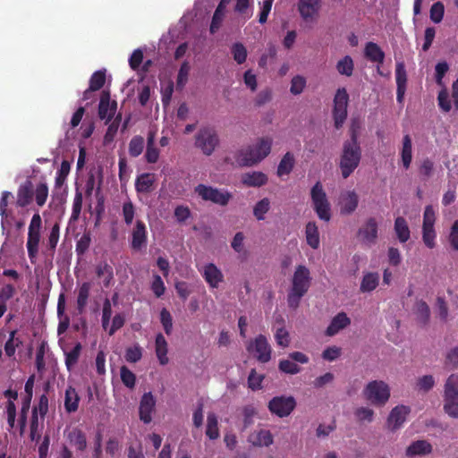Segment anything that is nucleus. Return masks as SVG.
Listing matches in <instances>:
<instances>
[{
	"instance_id": "nucleus-5",
	"label": "nucleus",
	"mask_w": 458,
	"mask_h": 458,
	"mask_svg": "<svg viewBox=\"0 0 458 458\" xmlns=\"http://www.w3.org/2000/svg\"><path fill=\"white\" fill-rule=\"evenodd\" d=\"M443 410L453 419H458V375L452 374L444 386Z\"/></svg>"
},
{
	"instance_id": "nucleus-61",
	"label": "nucleus",
	"mask_w": 458,
	"mask_h": 458,
	"mask_svg": "<svg viewBox=\"0 0 458 458\" xmlns=\"http://www.w3.org/2000/svg\"><path fill=\"white\" fill-rule=\"evenodd\" d=\"M275 339L276 344L284 348L287 347L290 344L289 333L284 327L277 328L275 334Z\"/></svg>"
},
{
	"instance_id": "nucleus-9",
	"label": "nucleus",
	"mask_w": 458,
	"mask_h": 458,
	"mask_svg": "<svg viewBox=\"0 0 458 458\" xmlns=\"http://www.w3.org/2000/svg\"><path fill=\"white\" fill-rule=\"evenodd\" d=\"M349 95L344 88L338 89L334 98L333 117L335 127L339 129L347 118Z\"/></svg>"
},
{
	"instance_id": "nucleus-55",
	"label": "nucleus",
	"mask_w": 458,
	"mask_h": 458,
	"mask_svg": "<svg viewBox=\"0 0 458 458\" xmlns=\"http://www.w3.org/2000/svg\"><path fill=\"white\" fill-rule=\"evenodd\" d=\"M264 379L263 375L257 374L256 370L252 369L248 377V386L255 391L262 388V382Z\"/></svg>"
},
{
	"instance_id": "nucleus-11",
	"label": "nucleus",
	"mask_w": 458,
	"mask_h": 458,
	"mask_svg": "<svg viewBox=\"0 0 458 458\" xmlns=\"http://www.w3.org/2000/svg\"><path fill=\"white\" fill-rule=\"evenodd\" d=\"M246 349L261 363H267L271 359V346L263 335H259L253 341H250L246 345Z\"/></svg>"
},
{
	"instance_id": "nucleus-15",
	"label": "nucleus",
	"mask_w": 458,
	"mask_h": 458,
	"mask_svg": "<svg viewBox=\"0 0 458 458\" xmlns=\"http://www.w3.org/2000/svg\"><path fill=\"white\" fill-rule=\"evenodd\" d=\"M116 106L117 104L115 101H113V103L110 104L109 91H102L98 105V117L101 120L106 119V123L110 122L116 111Z\"/></svg>"
},
{
	"instance_id": "nucleus-29",
	"label": "nucleus",
	"mask_w": 458,
	"mask_h": 458,
	"mask_svg": "<svg viewBox=\"0 0 458 458\" xmlns=\"http://www.w3.org/2000/svg\"><path fill=\"white\" fill-rule=\"evenodd\" d=\"M318 10V0H300L299 12L305 20L313 18Z\"/></svg>"
},
{
	"instance_id": "nucleus-10",
	"label": "nucleus",
	"mask_w": 458,
	"mask_h": 458,
	"mask_svg": "<svg viewBox=\"0 0 458 458\" xmlns=\"http://www.w3.org/2000/svg\"><path fill=\"white\" fill-rule=\"evenodd\" d=\"M296 407V400L293 396H275L267 404V408L272 414L279 418L289 416Z\"/></svg>"
},
{
	"instance_id": "nucleus-60",
	"label": "nucleus",
	"mask_w": 458,
	"mask_h": 458,
	"mask_svg": "<svg viewBox=\"0 0 458 458\" xmlns=\"http://www.w3.org/2000/svg\"><path fill=\"white\" fill-rule=\"evenodd\" d=\"M354 415L359 421L371 422L374 419V411L368 407H360L355 410Z\"/></svg>"
},
{
	"instance_id": "nucleus-14",
	"label": "nucleus",
	"mask_w": 458,
	"mask_h": 458,
	"mask_svg": "<svg viewBox=\"0 0 458 458\" xmlns=\"http://www.w3.org/2000/svg\"><path fill=\"white\" fill-rule=\"evenodd\" d=\"M195 192L203 200H229L232 198L227 191L218 190L204 184H199L195 188Z\"/></svg>"
},
{
	"instance_id": "nucleus-28",
	"label": "nucleus",
	"mask_w": 458,
	"mask_h": 458,
	"mask_svg": "<svg viewBox=\"0 0 458 458\" xmlns=\"http://www.w3.org/2000/svg\"><path fill=\"white\" fill-rule=\"evenodd\" d=\"M365 56L371 62L383 64L385 60V53L374 42H368L364 49Z\"/></svg>"
},
{
	"instance_id": "nucleus-43",
	"label": "nucleus",
	"mask_w": 458,
	"mask_h": 458,
	"mask_svg": "<svg viewBox=\"0 0 458 458\" xmlns=\"http://www.w3.org/2000/svg\"><path fill=\"white\" fill-rule=\"evenodd\" d=\"M16 331L10 333L9 338L4 344V351L8 357H12L15 353L16 347L22 344V341L19 337H15Z\"/></svg>"
},
{
	"instance_id": "nucleus-53",
	"label": "nucleus",
	"mask_w": 458,
	"mask_h": 458,
	"mask_svg": "<svg viewBox=\"0 0 458 458\" xmlns=\"http://www.w3.org/2000/svg\"><path fill=\"white\" fill-rule=\"evenodd\" d=\"M445 6L441 2H436L432 4L429 12L430 19L435 23H439L444 17Z\"/></svg>"
},
{
	"instance_id": "nucleus-27",
	"label": "nucleus",
	"mask_w": 458,
	"mask_h": 458,
	"mask_svg": "<svg viewBox=\"0 0 458 458\" xmlns=\"http://www.w3.org/2000/svg\"><path fill=\"white\" fill-rule=\"evenodd\" d=\"M230 0H220L214 14L212 17L211 24H210V32L212 34L216 33L221 26V23L225 17V12L226 5L229 4Z\"/></svg>"
},
{
	"instance_id": "nucleus-13",
	"label": "nucleus",
	"mask_w": 458,
	"mask_h": 458,
	"mask_svg": "<svg viewBox=\"0 0 458 458\" xmlns=\"http://www.w3.org/2000/svg\"><path fill=\"white\" fill-rule=\"evenodd\" d=\"M377 231L378 226L376 219L374 217H370L359 229L357 237L362 244L371 246L377 242Z\"/></svg>"
},
{
	"instance_id": "nucleus-59",
	"label": "nucleus",
	"mask_w": 458,
	"mask_h": 458,
	"mask_svg": "<svg viewBox=\"0 0 458 458\" xmlns=\"http://www.w3.org/2000/svg\"><path fill=\"white\" fill-rule=\"evenodd\" d=\"M306 86V80L301 75H296L292 79L290 91L293 95L301 94Z\"/></svg>"
},
{
	"instance_id": "nucleus-3",
	"label": "nucleus",
	"mask_w": 458,
	"mask_h": 458,
	"mask_svg": "<svg viewBox=\"0 0 458 458\" xmlns=\"http://www.w3.org/2000/svg\"><path fill=\"white\" fill-rule=\"evenodd\" d=\"M272 139L260 138L255 144L241 149L236 157L238 164L242 166H252L267 157L272 148Z\"/></svg>"
},
{
	"instance_id": "nucleus-63",
	"label": "nucleus",
	"mask_w": 458,
	"mask_h": 458,
	"mask_svg": "<svg viewBox=\"0 0 458 458\" xmlns=\"http://www.w3.org/2000/svg\"><path fill=\"white\" fill-rule=\"evenodd\" d=\"M435 386V379L431 375H425L418 379L417 386L423 392H428Z\"/></svg>"
},
{
	"instance_id": "nucleus-35",
	"label": "nucleus",
	"mask_w": 458,
	"mask_h": 458,
	"mask_svg": "<svg viewBox=\"0 0 458 458\" xmlns=\"http://www.w3.org/2000/svg\"><path fill=\"white\" fill-rule=\"evenodd\" d=\"M401 158L403 167L408 169L412 160V143L409 134L404 135L403 138Z\"/></svg>"
},
{
	"instance_id": "nucleus-51",
	"label": "nucleus",
	"mask_w": 458,
	"mask_h": 458,
	"mask_svg": "<svg viewBox=\"0 0 458 458\" xmlns=\"http://www.w3.org/2000/svg\"><path fill=\"white\" fill-rule=\"evenodd\" d=\"M279 370L290 375H295L301 372V368L294 361L290 360H282L278 364Z\"/></svg>"
},
{
	"instance_id": "nucleus-47",
	"label": "nucleus",
	"mask_w": 458,
	"mask_h": 458,
	"mask_svg": "<svg viewBox=\"0 0 458 458\" xmlns=\"http://www.w3.org/2000/svg\"><path fill=\"white\" fill-rule=\"evenodd\" d=\"M120 377L123 384L132 389L136 384V376L135 374L130 370L126 366H122L120 369Z\"/></svg>"
},
{
	"instance_id": "nucleus-12",
	"label": "nucleus",
	"mask_w": 458,
	"mask_h": 458,
	"mask_svg": "<svg viewBox=\"0 0 458 458\" xmlns=\"http://www.w3.org/2000/svg\"><path fill=\"white\" fill-rule=\"evenodd\" d=\"M410 412L411 408L403 404L393 408L386 420L387 428L392 432H395L401 428Z\"/></svg>"
},
{
	"instance_id": "nucleus-46",
	"label": "nucleus",
	"mask_w": 458,
	"mask_h": 458,
	"mask_svg": "<svg viewBox=\"0 0 458 458\" xmlns=\"http://www.w3.org/2000/svg\"><path fill=\"white\" fill-rule=\"evenodd\" d=\"M70 164L68 161L64 160L61 163L60 168L58 169L55 176V188H62L64 182L70 173Z\"/></svg>"
},
{
	"instance_id": "nucleus-56",
	"label": "nucleus",
	"mask_w": 458,
	"mask_h": 458,
	"mask_svg": "<svg viewBox=\"0 0 458 458\" xmlns=\"http://www.w3.org/2000/svg\"><path fill=\"white\" fill-rule=\"evenodd\" d=\"M160 322L164 327L165 333L169 335L173 330V318L165 308L162 309L160 311Z\"/></svg>"
},
{
	"instance_id": "nucleus-34",
	"label": "nucleus",
	"mask_w": 458,
	"mask_h": 458,
	"mask_svg": "<svg viewBox=\"0 0 458 458\" xmlns=\"http://www.w3.org/2000/svg\"><path fill=\"white\" fill-rule=\"evenodd\" d=\"M80 397L77 391L72 386H68L65 390L64 408L69 413L78 410Z\"/></svg>"
},
{
	"instance_id": "nucleus-2",
	"label": "nucleus",
	"mask_w": 458,
	"mask_h": 458,
	"mask_svg": "<svg viewBox=\"0 0 458 458\" xmlns=\"http://www.w3.org/2000/svg\"><path fill=\"white\" fill-rule=\"evenodd\" d=\"M311 283L310 272L308 267L299 265L292 278V286L287 294L289 308L299 307L301 298L308 293Z\"/></svg>"
},
{
	"instance_id": "nucleus-23",
	"label": "nucleus",
	"mask_w": 458,
	"mask_h": 458,
	"mask_svg": "<svg viewBox=\"0 0 458 458\" xmlns=\"http://www.w3.org/2000/svg\"><path fill=\"white\" fill-rule=\"evenodd\" d=\"M273 435L267 429H260L250 436V442L256 446H269L273 444Z\"/></svg>"
},
{
	"instance_id": "nucleus-40",
	"label": "nucleus",
	"mask_w": 458,
	"mask_h": 458,
	"mask_svg": "<svg viewBox=\"0 0 458 458\" xmlns=\"http://www.w3.org/2000/svg\"><path fill=\"white\" fill-rule=\"evenodd\" d=\"M81 348V344L77 343L70 352H65V365L68 370H71L77 364Z\"/></svg>"
},
{
	"instance_id": "nucleus-62",
	"label": "nucleus",
	"mask_w": 458,
	"mask_h": 458,
	"mask_svg": "<svg viewBox=\"0 0 458 458\" xmlns=\"http://www.w3.org/2000/svg\"><path fill=\"white\" fill-rule=\"evenodd\" d=\"M7 414V423L11 428H13L16 421V406L13 400H8L5 405Z\"/></svg>"
},
{
	"instance_id": "nucleus-1",
	"label": "nucleus",
	"mask_w": 458,
	"mask_h": 458,
	"mask_svg": "<svg viewBox=\"0 0 458 458\" xmlns=\"http://www.w3.org/2000/svg\"><path fill=\"white\" fill-rule=\"evenodd\" d=\"M360 158L361 148L358 141V133L352 127L351 138L344 142L339 163L341 174L344 179L348 178L359 166Z\"/></svg>"
},
{
	"instance_id": "nucleus-30",
	"label": "nucleus",
	"mask_w": 458,
	"mask_h": 458,
	"mask_svg": "<svg viewBox=\"0 0 458 458\" xmlns=\"http://www.w3.org/2000/svg\"><path fill=\"white\" fill-rule=\"evenodd\" d=\"M394 229L396 237L400 242L404 243L410 239V228L406 220L403 217L398 216L395 219Z\"/></svg>"
},
{
	"instance_id": "nucleus-22",
	"label": "nucleus",
	"mask_w": 458,
	"mask_h": 458,
	"mask_svg": "<svg viewBox=\"0 0 458 458\" xmlns=\"http://www.w3.org/2000/svg\"><path fill=\"white\" fill-rule=\"evenodd\" d=\"M433 448L429 442L426 440H417L412 442L406 449V455L413 457L416 455H426L431 454Z\"/></svg>"
},
{
	"instance_id": "nucleus-41",
	"label": "nucleus",
	"mask_w": 458,
	"mask_h": 458,
	"mask_svg": "<svg viewBox=\"0 0 458 458\" xmlns=\"http://www.w3.org/2000/svg\"><path fill=\"white\" fill-rule=\"evenodd\" d=\"M231 53L233 60L238 64H242L247 59V49L242 43L236 42L231 47Z\"/></svg>"
},
{
	"instance_id": "nucleus-52",
	"label": "nucleus",
	"mask_w": 458,
	"mask_h": 458,
	"mask_svg": "<svg viewBox=\"0 0 458 458\" xmlns=\"http://www.w3.org/2000/svg\"><path fill=\"white\" fill-rule=\"evenodd\" d=\"M32 412L39 414L40 418L44 420L48 412V398L46 394L40 395L38 403L32 408Z\"/></svg>"
},
{
	"instance_id": "nucleus-37",
	"label": "nucleus",
	"mask_w": 458,
	"mask_h": 458,
	"mask_svg": "<svg viewBox=\"0 0 458 458\" xmlns=\"http://www.w3.org/2000/svg\"><path fill=\"white\" fill-rule=\"evenodd\" d=\"M68 439L78 451H84L87 447V438L85 433L79 429L74 428L68 434Z\"/></svg>"
},
{
	"instance_id": "nucleus-38",
	"label": "nucleus",
	"mask_w": 458,
	"mask_h": 458,
	"mask_svg": "<svg viewBox=\"0 0 458 458\" xmlns=\"http://www.w3.org/2000/svg\"><path fill=\"white\" fill-rule=\"evenodd\" d=\"M206 435L212 440L219 437L217 417L213 412L208 414Z\"/></svg>"
},
{
	"instance_id": "nucleus-44",
	"label": "nucleus",
	"mask_w": 458,
	"mask_h": 458,
	"mask_svg": "<svg viewBox=\"0 0 458 458\" xmlns=\"http://www.w3.org/2000/svg\"><path fill=\"white\" fill-rule=\"evenodd\" d=\"M144 148V139L141 136H134L129 143V154L132 157H139Z\"/></svg>"
},
{
	"instance_id": "nucleus-32",
	"label": "nucleus",
	"mask_w": 458,
	"mask_h": 458,
	"mask_svg": "<svg viewBox=\"0 0 458 458\" xmlns=\"http://www.w3.org/2000/svg\"><path fill=\"white\" fill-rule=\"evenodd\" d=\"M305 236L310 247L317 250L319 247V233L315 222H309L305 228Z\"/></svg>"
},
{
	"instance_id": "nucleus-49",
	"label": "nucleus",
	"mask_w": 458,
	"mask_h": 458,
	"mask_svg": "<svg viewBox=\"0 0 458 458\" xmlns=\"http://www.w3.org/2000/svg\"><path fill=\"white\" fill-rule=\"evenodd\" d=\"M314 209L318 216L326 222H328L331 218L330 212V202H314Z\"/></svg>"
},
{
	"instance_id": "nucleus-57",
	"label": "nucleus",
	"mask_w": 458,
	"mask_h": 458,
	"mask_svg": "<svg viewBox=\"0 0 458 458\" xmlns=\"http://www.w3.org/2000/svg\"><path fill=\"white\" fill-rule=\"evenodd\" d=\"M435 239L436 232L434 227H422V240L428 248L433 249L436 246Z\"/></svg>"
},
{
	"instance_id": "nucleus-19",
	"label": "nucleus",
	"mask_w": 458,
	"mask_h": 458,
	"mask_svg": "<svg viewBox=\"0 0 458 458\" xmlns=\"http://www.w3.org/2000/svg\"><path fill=\"white\" fill-rule=\"evenodd\" d=\"M202 276L211 288H217L224 281L222 271L213 263L204 266Z\"/></svg>"
},
{
	"instance_id": "nucleus-20",
	"label": "nucleus",
	"mask_w": 458,
	"mask_h": 458,
	"mask_svg": "<svg viewBox=\"0 0 458 458\" xmlns=\"http://www.w3.org/2000/svg\"><path fill=\"white\" fill-rule=\"evenodd\" d=\"M395 81H396V99L402 103L404 98L407 84V73L405 65L403 62H399L395 65Z\"/></svg>"
},
{
	"instance_id": "nucleus-45",
	"label": "nucleus",
	"mask_w": 458,
	"mask_h": 458,
	"mask_svg": "<svg viewBox=\"0 0 458 458\" xmlns=\"http://www.w3.org/2000/svg\"><path fill=\"white\" fill-rule=\"evenodd\" d=\"M125 360L130 363H136L142 358V348L139 344L127 347L124 354Z\"/></svg>"
},
{
	"instance_id": "nucleus-31",
	"label": "nucleus",
	"mask_w": 458,
	"mask_h": 458,
	"mask_svg": "<svg viewBox=\"0 0 458 458\" xmlns=\"http://www.w3.org/2000/svg\"><path fill=\"white\" fill-rule=\"evenodd\" d=\"M295 158L292 152H286L279 162L276 174L279 177L288 175L293 169Z\"/></svg>"
},
{
	"instance_id": "nucleus-33",
	"label": "nucleus",
	"mask_w": 458,
	"mask_h": 458,
	"mask_svg": "<svg viewBox=\"0 0 458 458\" xmlns=\"http://www.w3.org/2000/svg\"><path fill=\"white\" fill-rule=\"evenodd\" d=\"M414 313L419 324L426 326L428 323L430 318V310L426 301L422 300L417 301L414 306Z\"/></svg>"
},
{
	"instance_id": "nucleus-25",
	"label": "nucleus",
	"mask_w": 458,
	"mask_h": 458,
	"mask_svg": "<svg viewBox=\"0 0 458 458\" xmlns=\"http://www.w3.org/2000/svg\"><path fill=\"white\" fill-rule=\"evenodd\" d=\"M155 351L159 363L161 365H166L169 361L167 357V342L161 333H158L156 336Z\"/></svg>"
},
{
	"instance_id": "nucleus-8",
	"label": "nucleus",
	"mask_w": 458,
	"mask_h": 458,
	"mask_svg": "<svg viewBox=\"0 0 458 458\" xmlns=\"http://www.w3.org/2000/svg\"><path fill=\"white\" fill-rule=\"evenodd\" d=\"M219 143L218 135L211 127L201 128L196 134L195 146L206 156H210Z\"/></svg>"
},
{
	"instance_id": "nucleus-36",
	"label": "nucleus",
	"mask_w": 458,
	"mask_h": 458,
	"mask_svg": "<svg viewBox=\"0 0 458 458\" xmlns=\"http://www.w3.org/2000/svg\"><path fill=\"white\" fill-rule=\"evenodd\" d=\"M40 233H28L27 250L31 263L35 262L38 252Z\"/></svg>"
},
{
	"instance_id": "nucleus-26",
	"label": "nucleus",
	"mask_w": 458,
	"mask_h": 458,
	"mask_svg": "<svg viewBox=\"0 0 458 458\" xmlns=\"http://www.w3.org/2000/svg\"><path fill=\"white\" fill-rule=\"evenodd\" d=\"M242 182L249 187H260L267 182V176L262 172L246 173L242 177Z\"/></svg>"
},
{
	"instance_id": "nucleus-24",
	"label": "nucleus",
	"mask_w": 458,
	"mask_h": 458,
	"mask_svg": "<svg viewBox=\"0 0 458 458\" xmlns=\"http://www.w3.org/2000/svg\"><path fill=\"white\" fill-rule=\"evenodd\" d=\"M379 278L377 272L365 273L360 282V291L363 293L374 291L379 284Z\"/></svg>"
},
{
	"instance_id": "nucleus-54",
	"label": "nucleus",
	"mask_w": 458,
	"mask_h": 458,
	"mask_svg": "<svg viewBox=\"0 0 458 458\" xmlns=\"http://www.w3.org/2000/svg\"><path fill=\"white\" fill-rule=\"evenodd\" d=\"M150 289L157 298H160L165 294V286L159 275H153V280L150 285Z\"/></svg>"
},
{
	"instance_id": "nucleus-17",
	"label": "nucleus",
	"mask_w": 458,
	"mask_h": 458,
	"mask_svg": "<svg viewBox=\"0 0 458 458\" xmlns=\"http://www.w3.org/2000/svg\"><path fill=\"white\" fill-rule=\"evenodd\" d=\"M147 245V230L145 224L138 220L131 233V247L133 250H141Z\"/></svg>"
},
{
	"instance_id": "nucleus-58",
	"label": "nucleus",
	"mask_w": 458,
	"mask_h": 458,
	"mask_svg": "<svg viewBox=\"0 0 458 458\" xmlns=\"http://www.w3.org/2000/svg\"><path fill=\"white\" fill-rule=\"evenodd\" d=\"M30 408V403H21V408L18 419V424L20 427V434L22 435L27 427L28 413Z\"/></svg>"
},
{
	"instance_id": "nucleus-16",
	"label": "nucleus",
	"mask_w": 458,
	"mask_h": 458,
	"mask_svg": "<svg viewBox=\"0 0 458 458\" xmlns=\"http://www.w3.org/2000/svg\"><path fill=\"white\" fill-rule=\"evenodd\" d=\"M156 400L151 392L145 393L140 403L139 413L140 419L145 424H148L152 420V412L155 409Z\"/></svg>"
},
{
	"instance_id": "nucleus-6",
	"label": "nucleus",
	"mask_w": 458,
	"mask_h": 458,
	"mask_svg": "<svg viewBox=\"0 0 458 458\" xmlns=\"http://www.w3.org/2000/svg\"><path fill=\"white\" fill-rule=\"evenodd\" d=\"M362 394L372 405L382 407L390 398V387L382 380H372L364 387Z\"/></svg>"
},
{
	"instance_id": "nucleus-4",
	"label": "nucleus",
	"mask_w": 458,
	"mask_h": 458,
	"mask_svg": "<svg viewBox=\"0 0 458 458\" xmlns=\"http://www.w3.org/2000/svg\"><path fill=\"white\" fill-rule=\"evenodd\" d=\"M101 181L102 168H91L85 179L77 182V192L74 200H82L83 194L86 198H90L94 194L97 200H101L99 198Z\"/></svg>"
},
{
	"instance_id": "nucleus-50",
	"label": "nucleus",
	"mask_w": 458,
	"mask_h": 458,
	"mask_svg": "<svg viewBox=\"0 0 458 458\" xmlns=\"http://www.w3.org/2000/svg\"><path fill=\"white\" fill-rule=\"evenodd\" d=\"M106 82V72L104 71L95 72L89 79L90 89L99 90Z\"/></svg>"
},
{
	"instance_id": "nucleus-48",
	"label": "nucleus",
	"mask_w": 458,
	"mask_h": 458,
	"mask_svg": "<svg viewBox=\"0 0 458 458\" xmlns=\"http://www.w3.org/2000/svg\"><path fill=\"white\" fill-rule=\"evenodd\" d=\"M121 119H122L121 114H118L116 116V118L114 119V121L108 125L106 131L104 135V144L105 145L111 143L114 140V137L118 131L119 123H120Z\"/></svg>"
},
{
	"instance_id": "nucleus-21",
	"label": "nucleus",
	"mask_w": 458,
	"mask_h": 458,
	"mask_svg": "<svg viewBox=\"0 0 458 458\" xmlns=\"http://www.w3.org/2000/svg\"><path fill=\"white\" fill-rule=\"evenodd\" d=\"M351 324L350 318L346 315L345 312H339L335 315L331 323L327 327L326 330L327 335L333 336L336 335L340 330L347 327Z\"/></svg>"
},
{
	"instance_id": "nucleus-18",
	"label": "nucleus",
	"mask_w": 458,
	"mask_h": 458,
	"mask_svg": "<svg viewBox=\"0 0 458 458\" xmlns=\"http://www.w3.org/2000/svg\"><path fill=\"white\" fill-rule=\"evenodd\" d=\"M92 284L90 282H83L76 289V310L82 315L89 302Z\"/></svg>"
},
{
	"instance_id": "nucleus-39",
	"label": "nucleus",
	"mask_w": 458,
	"mask_h": 458,
	"mask_svg": "<svg viewBox=\"0 0 458 458\" xmlns=\"http://www.w3.org/2000/svg\"><path fill=\"white\" fill-rule=\"evenodd\" d=\"M354 69L352 58L350 55H345L339 60L336 64V70L341 75L347 77L352 76Z\"/></svg>"
},
{
	"instance_id": "nucleus-64",
	"label": "nucleus",
	"mask_w": 458,
	"mask_h": 458,
	"mask_svg": "<svg viewBox=\"0 0 458 458\" xmlns=\"http://www.w3.org/2000/svg\"><path fill=\"white\" fill-rule=\"evenodd\" d=\"M437 101L439 107L444 112H449L451 110V102L449 100V94L446 89H443L439 91L437 96Z\"/></svg>"
},
{
	"instance_id": "nucleus-42",
	"label": "nucleus",
	"mask_w": 458,
	"mask_h": 458,
	"mask_svg": "<svg viewBox=\"0 0 458 458\" xmlns=\"http://www.w3.org/2000/svg\"><path fill=\"white\" fill-rule=\"evenodd\" d=\"M154 182L153 174H142L137 178L136 189L140 192L148 191Z\"/></svg>"
},
{
	"instance_id": "nucleus-7",
	"label": "nucleus",
	"mask_w": 458,
	"mask_h": 458,
	"mask_svg": "<svg viewBox=\"0 0 458 458\" xmlns=\"http://www.w3.org/2000/svg\"><path fill=\"white\" fill-rule=\"evenodd\" d=\"M47 200L48 197V187L46 182L39 181L36 184L30 180H26L18 190L17 200Z\"/></svg>"
}]
</instances>
